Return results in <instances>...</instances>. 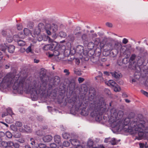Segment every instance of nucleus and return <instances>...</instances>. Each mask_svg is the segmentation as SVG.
<instances>
[{
    "instance_id": "23",
    "label": "nucleus",
    "mask_w": 148,
    "mask_h": 148,
    "mask_svg": "<svg viewBox=\"0 0 148 148\" xmlns=\"http://www.w3.org/2000/svg\"><path fill=\"white\" fill-rule=\"evenodd\" d=\"M13 145H14V143L13 142L8 141V142L6 148H13Z\"/></svg>"
},
{
    "instance_id": "30",
    "label": "nucleus",
    "mask_w": 148,
    "mask_h": 148,
    "mask_svg": "<svg viewBox=\"0 0 148 148\" xmlns=\"http://www.w3.org/2000/svg\"><path fill=\"white\" fill-rule=\"evenodd\" d=\"M70 145V143L67 141H64L63 143V146L65 147H69Z\"/></svg>"
},
{
    "instance_id": "57",
    "label": "nucleus",
    "mask_w": 148,
    "mask_h": 148,
    "mask_svg": "<svg viewBox=\"0 0 148 148\" xmlns=\"http://www.w3.org/2000/svg\"><path fill=\"white\" fill-rule=\"evenodd\" d=\"M99 42H100L99 39H97V40H96L95 41V44H96V45H97L99 44Z\"/></svg>"
},
{
    "instance_id": "20",
    "label": "nucleus",
    "mask_w": 148,
    "mask_h": 148,
    "mask_svg": "<svg viewBox=\"0 0 148 148\" xmlns=\"http://www.w3.org/2000/svg\"><path fill=\"white\" fill-rule=\"evenodd\" d=\"M23 31L25 34L26 36H29L31 34L30 30L27 28H25Z\"/></svg>"
},
{
    "instance_id": "45",
    "label": "nucleus",
    "mask_w": 148,
    "mask_h": 148,
    "mask_svg": "<svg viewBox=\"0 0 148 148\" xmlns=\"http://www.w3.org/2000/svg\"><path fill=\"white\" fill-rule=\"evenodd\" d=\"M28 26L29 28L32 27L34 26L33 22H28Z\"/></svg>"
},
{
    "instance_id": "44",
    "label": "nucleus",
    "mask_w": 148,
    "mask_h": 148,
    "mask_svg": "<svg viewBox=\"0 0 148 148\" xmlns=\"http://www.w3.org/2000/svg\"><path fill=\"white\" fill-rule=\"evenodd\" d=\"M78 80L79 83H81L84 80V79L83 78L79 77L78 78Z\"/></svg>"
},
{
    "instance_id": "38",
    "label": "nucleus",
    "mask_w": 148,
    "mask_h": 148,
    "mask_svg": "<svg viewBox=\"0 0 148 148\" xmlns=\"http://www.w3.org/2000/svg\"><path fill=\"white\" fill-rule=\"evenodd\" d=\"M8 142H7L5 141H2L1 143V145L2 146L5 147L6 148Z\"/></svg>"
},
{
    "instance_id": "22",
    "label": "nucleus",
    "mask_w": 148,
    "mask_h": 148,
    "mask_svg": "<svg viewBox=\"0 0 148 148\" xmlns=\"http://www.w3.org/2000/svg\"><path fill=\"white\" fill-rule=\"evenodd\" d=\"M93 144V141L91 139H89L88 141L87 145L88 146L90 147H92Z\"/></svg>"
},
{
    "instance_id": "24",
    "label": "nucleus",
    "mask_w": 148,
    "mask_h": 148,
    "mask_svg": "<svg viewBox=\"0 0 148 148\" xmlns=\"http://www.w3.org/2000/svg\"><path fill=\"white\" fill-rule=\"evenodd\" d=\"M59 35L61 38H64L66 37L67 35L66 33L63 32H60L59 34Z\"/></svg>"
},
{
    "instance_id": "9",
    "label": "nucleus",
    "mask_w": 148,
    "mask_h": 148,
    "mask_svg": "<svg viewBox=\"0 0 148 148\" xmlns=\"http://www.w3.org/2000/svg\"><path fill=\"white\" fill-rule=\"evenodd\" d=\"M55 44L52 43L50 44H47L45 45L43 47L44 50H53L54 48V46Z\"/></svg>"
},
{
    "instance_id": "35",
    "label": "nucleus",
    "mask_w": 148,
    "mask_h": 148,
    "mask_svg": "<svg viewBox=\"0 0 148 148\" xmlns=\"http://www.w3.org/2000/svg\"><path fill=\"white\" fill-rule=\"evenodd\" d=\"M74 72L75 74L78 75H80L81 74L80 72L76 69H74Z\"/></svg>"
},
{
    "instance_id": "59",
    "label": "nucleus",
    "mask_w": 148,
    "mask_h": 148,
    "mask_svg": "<svg viewBox=\"0 0 148 148\" xmlns=\"http://www.w3.org/2000/svg\"><path fill=\"white\" fill-rule=\"evenodd\" d=\"M8 115V114L7 113L5 112H4L2 114V117H3Z\"/></svg>"
},
{
    "instance_id": "27",
    "label": "nucleus",
    "mask_w": 148,
    "mask_h": 148,
    "mask_svg": "<svg viewBox=\"0 0 148 148\" xmlns=\"http://www.w3.org/2000/svg\"><path fill=\"white\" fill-rule=\"evenodd\" d=\"M75 83L74 79H72L70 82V86H71L72 88H75Z\"/></svg>"
},
{
    "instance_id": "7",
    "label": "nucleus",
    "mask_w": 148,
    "mask_h": 148,
    "mask_svg": "<svg viewBox=\"0 0 148 148\" xmlns=\"http://www.w3.org/2000/svg\"><path fill=\"white\" fill-rule=\"evenodd\" d=\"M56 44L54 46V48L53 50V55L54 56H57L60 54L62 52V50L61 48H60L59 46L56 45V43H55Z\"/></svg>"
},
{
    "instance_id": "2",
    "label": "nucleus",
    "mask_w": 148,
    "mask_h": 148,
    "mask_svg": "<svg viewBox=\"0 0 148 148\" xmlns=\"http://www.w3.org/2000/svg\"><path fill=\"white\" fill-rule=\"evenodd\" d=\"M91 101V106L93 111L91 113V115L95 118L97 121H99L101 119V115L106 110L105 104L103 101L93 98Z\"/></svg>"
},
{
    "instance_id": "46",
    "label": "nucleus",
    "mask_w": 148,
    "mask_h": 148,
    "mask_svg": "<svg viewBox=\"0 0 148 148\" xmlns=\"http://www.w3.org/2000/svg\"><path fill=\"white\" fill-rule=\"evenodd\" d=\"M64 72L66 73L65 75L66 76L69 75L70 73L69 70L67 69H64Z\"/></svg>"
},
{
    "instance_id": "62",
    "label": "nucleus",
    "mask_w": 148,
    "mask_h": 148,
    "mask_svg": "<svg viewBox=\"0 0 148 148\" xmlns=\"http://www.w3.org/2000/svg\"><path fill=\"white\" fill-rule=\"evenodd\" d=\"M122 96L123 97H127V95L125 93H123Z\"/></svg>"
},
{
    "instance_id": "49",
    "label": "nucleus",
    "mask_w": 148,
    "mask_h": 148,
    "mask_svg": "<svg viewBox=\"0 0 148 148\" xmlns=\"http://www.w3.org/2000/svg\"><path fill=\"white\" fill-rule=\"evenodd\" d=\"M17 141L21 143H23L25 141L24 139L22 138L19 139V140H18Z\"/></svg>"
},
{
    "instance_id": "19",
    "label": "nucleus",
    "mask_w": 148,
    "mask_h": 148,
    "mask_svg": "<svg viewBox=\"0 0 148 148\" xmlns=\"http://www.w3.org/2000/svg\"><path fill=\"white\" fill-rule=\"evenodd\" d=\"M24 131H25L26 132L29 133L30 132L32 131L31 128L27 125L25 126V129L21 130V131L22 132H23Z\"/></svg>"
},
{
    "instance_id": "21",
    "label": "nucleus",
    "mask_w": 148,
    "mask_h": 148,
    "mask_svg": "<svg viewBox=\"0 0 148 148\" xmlns=\"http://www.w3.org/2000/svg\"><path fill=\"white\" fill-rule=\"evenodd\" d=\"M62 136L63 138L65 139H67L69 138L70 136L69 134L66 132L62 134Z\"/></svg>"
},
{
    "instance_id": "39",
    "label": "nucleus",
    "mask_w": 148,
    "mask_h": 148,
    "mask_svg": "<svg viewBox=\"0 0 148 148\" xmlns=\"http://www.w3.org/2000/svg\"><path fill=\"white\" fill-rule=\"evenodd\" d=\"M13 146H14L15 148H19L20 147V145L18 143H14Z\"/></svg>"
},
{
    "instance_id": "10",
    "label": "nucleus",
    "mask_w": 148,
    "mask_h": 148,
    "mask_svg": "<svg viewBox=\"0 0 148 148\" xmlns=\"http://www.w3.org/2000/svg\"><path fill=\"white\" fill-rule=\"evenodd\" d=\"M110 73L113 77L116 79L122 77V75L119 72H110Z\"/></svg>"
},
{
    "instance_id": "36",
    "label": "nucleus",
    "mask_w": 148,
    "mask_h": 148,
    "mask_svg": "<svg viewBox=\"0 0 148 148\" xmlns=\"http://www.w3.org/2000/svg\"><path fill=\"white\" fill-rule=\"evenodd\" d=\"M26 51L27 53L32 52L31 46H29L26 49Z\"/></svg>"
},
{
    "instance_id": "5",
    "label": "nucleus",
    "mask_w": 148,
    "mask_h": 148,
    "mask_svg": "<svg viewBox=\"0 0 148 148\" xmlns=\"http://www.w3.org/2000/svg\"><path fill=\"white\" fill-rule=\"evenodd\" d=\"M47 27H46L45 29L46 32L49 35L51 34V31H52L53 32H55L58 31V25L54 24H52L51 25L49 24L47 25Z\"/></svg>"
},
{
    "instance_id": "53",
    "label": "nucleus",
    "mask_w": 148,
    "mask_h": 148,
    "mask_svg": "<svg viewBox=\"0 0 148 148\" xmlns=\"http://www.w3.org/2000/svg\"><path fill=\"white\" fill-rule=\"evenodd\" d=\"M106 25L109 27H112V24L110 23L107 22L106 23Z\"/></svg>"
},
{
    "instance_id": "43",
    "label": "nucleus",
    "mask_w": 148,
    "mask_h": 148,
    "mask_svg": "<svg viewBox=\"0 0 148 148\" xmlns=\"http://www.w3.org/2000/svg\"><path fill=\"white\" fill-rule=\"evenodd\" d=\"M136 57V56L134 54H132L130 58V60L132 61H133L135 59Z\"/></svg>"
},
{
    "instance_id": "12",
    "label": "nucleus",
    "mask_w": 148,
    "mask_h": 148,
    "mask_svg": "<svg viewBox=\"0 0 148 148\" xmlns=\"http://www.w3.org/2000/svg\"><path fill=\"white\" fill-rule=\"evenodd\" d=\"M105 83L109 86H112L113 87L117 86L116 83L113 80H110L108 82H105Z\"/></svg>"
},
{
    "instance_id": "28",
    "label": "nucleus",
    "mask_w": 148,
    "mask_h": 148,
    "mask_svg": "<svg viewBox=\"0 0 148 148\" xmlns=\"http://www.w3.org/2000/svg\"><path fill=\"white\" fill-rule=\"evenodd\" d=\"M18 43L19 45L22 46H23L25 44V42L22 40H19L18 41Z\"/></svg>"
},
{
    "instance_id": "63",
    "label": "nucleus",
    "mask_w": 148,
    "mask_h": 148,
    "mask_svg": "<svg viewBox=\"0 0 148 148\" xmlns=\"http://www.w3.org/2000/svg\"><path fill=\"white\" fill-rule=\"evenodd\" d=\"M34 62L37 63L39 62V60H37L36 59H34Z\"/></svg>"
},
{
    "instance_id": "48",
    "label": "nucleus",
    "mask_w": 148,
    "mask_h": 148,
    "mask_svg": "<svg viewBox=\"0 0 148 148\" xmlns=\"http://www.w3.org/2000/svg\"><path fill=\"white\" fill-rule=\"evenodd\" d=\"M128 40L126 38H124L122 40V43L125 44H126L128 43Z\"/></svg>"
},
{
    "instance_id": "6",
    "label": "nucleus",
    "mask_w": 148,
    "mask_h": 148,
    "mask_svg": "<svg viewBox=\"0 0 148 148\" xmlns=\"http://www.w3.org/2000/svg\"><path fill=\"white\" fill-rule=\"evenodd\" d=\"M37 40L39 41H40L44 40L45 41H46L48 40L49 42H52L53 40L51 39L50 38L44 34L43 35H40L39 34L38 35H36V37Z\"/></svg>"
},
{
    "instance_id": "31",
    "label": "nucleus",
    "mask_w": 148,
    "mask_h": 148,
    "mask_svg": "<svg viewBox=\"0 0 148 148\" xmlns=\"http://www.w3.org/2000/svg\"><path fill=\"white\" fill-rule=\"evenodd\" d=\"M10 128L13 131H15L17 130V128L16 126L14 125H10Z\"/></svg>"
},
{
    "instance_id": "54",
    "label": "nucleus",
    "mask_w": 148,
    "mask_h": 148,
    "mask_svg": "<svg viewBox=\"0 0 148 148\" xmlns=\"http://www.w3.org/2000/svg\"><path fill=\"white\" fill-rule=\"evenodd\" d=\"M38 147L40 148H43L45 147V145L43 144H39L38 145Z\"/></svg>"
},
{
    "instance_id": "40",
    "label": "nucleus",
    "mask_w": 148,
    "mask_h": 148,
    "mask_svg": "<svg viewBox=\"0 0 148 148\" xmlns=\"http://www.w3.org/2000/svg\"><path fill=\"white\" fill-rule=\"evenodd\" d=\"M7 111L8 113L11 115L12 114V112L11 109L10 108H8L7 109Z\"/></svg>"
},
{
    "instance_id": "41",
    "label": "nucleus",
    "mask_w": 148,
    "mask_h": 148,
    "mask_svg": "<svg viewBox=\"0 0 148 148\" xmlns=\"http://www.w3.org/2000/svg\"><path fill=\"white\" fill-rule=\"evenodd\" d=\"M50 146L51 148H55L57 147V146L56 144L54 143H53L50 144Z\"/></svg>"
},
{
    "instance_id": "17",
    "label": "nucleus",
    "mask_w": 148,
    "mask_h": 148,
    "mask_svg": "<svg viewBox=\"0 0 148 148\" xmlns=\"http://www.w3.org/2000/svg\"><path fill=\"white\" fill-rule=\"evenodd\" d=\"M89 113L88 111L86 110L85 108H84L82 110L81 112V114L82 115L84 116L87 115Z\"/></svg>"
},
{
    "instance_id": "34",
    "label": "nucleus",
    "mask_w": 148,
    "mask_h": 148,
    "mask_svg": "<svg viewBox=\"0 0 148 148\" xmlns=\"http://www.w3.org/2000/svg\"><path fill=\"white\" fill-rule=\"evenodd\" d=\"M44 25L43 23H40L39 24L38 27H37V28H38L39 29L41 30V29L42 28H44Z\"/></svg>"
},
{
    "instance_id": "16",
    "label": "nucleus",
    "mask_w": 148,
    "mask_h": 148,
    "mask_svg": "<svg viewBox=\"0 0 148 148\" xmlns=\"http://www.w3.org/2000/svg\"><path fill=\"white\" fill-rule=\"evenodd\" d=\"M54 140L56 143L59 144L61 142V137L59 135H56L54 136Z\"/></svg>"
},
{
    "instance_id": "15",
    "label": "nucleus",
    "mask_w": 148,
    "mask_h": 148,
    "mask_svg": "<svg viewBox=\"0 0 148 148\" xmlns=\"http://www.w3.org/2000/svg\"><path fill=\"white\" fill-rule=\"evenodd\" d=\"M120 140H117L114 138H112L109 141L111 144L112 145H116L120 141Z\"/></svg>"
},
{
    "instance_id": "32",
    "label": "nucleus",
    "mask_w": 148,
    "mask_h": 148,
    "mask_svg": "<svg viewBox=\"0 0 148 148\" xmlns=\"http://www.w3.org/2000/svg\"><path fill=\"white\" fill-rule=\"evenodd\" d=\"M21 136V134L20 133H16L13 135V137L16 138H20Z\"/></svg>"
},
{
    "instance_id": "52",
    "label": "nucleus",
    "mask_w": 148,
    "mask_h": 148,
    "mask_svg": "<svg viewBox=\"0 0 148 148\" xmlns=\"http://www.w3.org/2000/svg\"><path fill=\"white\" fill-rule=\"evenodd\" d=\"M128 62L127 60V58H124L122 61V62L125 64L127 63Z\"/></svg>"
},
{
    "instance_id": "64",
    "label": "nucleus",
    "mask_w": 148,
    "mask_h": 148,
    "mask_svg": "<svg viewBox=\"0 0 148 148\" xmlns=\"http://www.w3.org/2000/svg\"><path fill=\"white\" fill-rule=\"evenodd\" d=\"M75 148H83L80 145H79L75 147Z\"/></svg>"
},
{
    "instance_id": "51",
    "label": "nucleus",
    "mask_w": 148,
    "mask_h": 148,
    "mask_svg": "<svg viewBox=\"0 0 148 148\" xmlns=\"http://www.w3.org/2000/svg\"><path fill=\"white\" fill-rule=\"evenodd\" d=\"M87 38V36L85 34H83L82 36V38L83 40H86Z\"/></svg>"
},
{
    "instance_id": "56",
    "label": "nucleus",
    "mask_w": 148,
    "mask_h": 148,
    "mask_svg": "<svg viewBox=\"0 0 148 148\" xmlns=\"http://www.w3.org/2000/svg\"><path fill=\"white\" fill-rule=\"evenodd\" d=\"M103 73L105 75H106L107 76H109L110 75V73H109L107 71H104Z\"/></svg>"
},
{
    "instance_id": "60",
    "label": "nucleus",
    "mask_w": 148,
    "mask_h": 148,
    "mask_svg": "<svg viewBox=\"0 0 148 148\" xmlns=\"http://www.w3.org/2000/svg\"><path fill=\"white\" fill-rule=\"evenodd\" d=\"M102 74L101 73H100V74L98 76H97V77H95V79L96 80H97L98 79V78L99 77H102Z\"/></svg>"
},
{
    "instance_id": "55",
    "label": "nucleus",
    "mask_w": 148,
    "mask_h": 148,
    "mask_svg": "<svg viewBox=\"0 0 148 148\" xmlns=\"http://www.w3.org/2000/svg\"><path fill=\"white\" fill-rule=\"evenodd\" d=\"M5 135V134L2 132H0V136L1 137H3Z\"/></svg>"
},
{
    "instance_id": "58",
    "label": "nucleus",
    "mask_w": 148,
    "mask_h": 148,
    "mask_svg": "<svg viewBox=\"0 0 148 148\" xmlns=\"http://www.w3.org/2000/svg\"><path fill=\"white\" fill-rule=\"evenodd\" d=\"M139 145L140 148H143L144 146V144L142 143H140Z\"/></svg>"
},
{
    "instance_id": "33",
    "label": "nucleus",
    "mask_w": 148,
    "mask_h": 148,
    "mask_svg": "<svg viewBox=\"0 0 148 148\" xmlns=\"http://www.w3.org/2000/svg\"><path fill=\"white\" fill-rule=\"evenodd\" d=\"M114 90L116 92H118L120 90L121 88L120 87L117 85V86H114Z\"/></svg>"
},
{
    "instance_id": "11",
    "label": "nucleus",
    "mask_w": 148,
    "mask_h": 148,
    "mask_svg": "<svg viewBox=\"0 0 148 148\" xmlns=\"http://www.w3.org/2000/svg\"><path fill=\"white\" fill-rule=\"evenodd\" d=\"M70 141L71 144L75 147L80 145V141L77 139H71Z\"/></svg>"
},
{
    "instance_id": "37",
    "label": "nucleus",
    "mask_w": 148,
    "mask_h": 148,
    "mask_svg": "<svg viewBox=\"0 0 148 148\" xmlns=\"http://www.w3.org/2000/svg\"><path fill=\"white\" fill-rule=\"evenodd\" d=\"M16 126L18 127H21L22 126V123L20 122L17 121L15 123Z\"/></svg>"
},
{
    "instance_id": "13",
    "label": "nucleus",
    "mask_w": 148,
    "mask_h": 148,
    "mask_svg": "<svg viewBox=\"0 0 148 148\" xmlns=\"http://www.w3.org/2000/svg\"><path fill=\"white\" fill-rule=\"evenodd\" d=\"M52 137L49 135H47L44 136L42 138V140L45 142H49L52 139Z\"/></svg>"
},
{
    "instance_id": "26",
    "label": "nucleus",
    "mask_w": 148,
    "mask_h": 148,
    "mask_svg": "<svg viewBox=\"0 0 148 148\" xmlns=\"http://www.w3.org/2000/svg\"><path fill=\"white\" fill-rule=\"evenodd\" d=\"M31 140L32 141V142L31 143V144L32 145V147L33 148H38V146L35 145V142L34 140V139L33 138H31Z\"/></svg>"
},
{
    "instance_id": "4",
    "label": "nucleus",
    "mask_w": 148,
    "mask_h": 148,
    "mask_svg": "<svg viewBox=\"0 0 148 148\" xmlns=\"http://www.w3.org/2000/svg\"><path fill=\"white\" fill-rule=\"evenodd\" d=\"M2 34L5 37L6 40L9 42H11L13 40V34L11 31L9 30H3Z\"/></svg>"
},
{
    "instance_id": "3",
    "label": "nucleus",
    "mask_w": 148,
    "mask_h": 148,
    "mask_svg": "<svg viewBox=\"0 0 148 148\" xmlns=\"http://www.w3.org/2000/svg\"><path fill=\"white\" fill-rule=\"evenodd\" d=\"M145 121L143 120H140L137 122L135 121H132L130 123V127L131 128L130 131L134 130L140 133L144 131L148 133V127H145Z\"/></svg>"
},
{
    "instance_id": "29",
    "label": "nucleus",
    "mask_w": 148,
    "mask_h": 148,
    "mask_svg": "<svg viewBox=\"0 0 148 148\" xmlns=\"http://www.w3.org/2000/svg\"><path fill=\"white\" fill-rule=\"evenodd\" d=\"M5 135L7 137L9 138H11L12 137V134L9 131L7 132L5 134Z\"/></svg>"
},
{
    "instance_id": "18",
    "label": "nucleus",
    "mask_w": 148,
    "mask_h": 148,
    "mask_svg": "<svg viewBox=\"0 0 148 148\" xmlns=\"http://www.w3.org/2000/svg\"><path fill=\"white\" fill-rule=\"evenodd\" d=\"M15 48V47L13 45H10L8 47V51L9 53H13Z\"/></svg>"
},
{
    "instance_id": "1",
    "label": "nucleus",
    "mask_w": 148,
    "mask_h": 148,
    "mask_svg": "<svg viewBox=\"0 0 148 148\" xmlns=\"http://www.w3.org/2000/svg\"><path fill=\"white\" fill-rule=\"evenodd\" d=\"M110 113L111 117L109 121L112 127L115 128L117 130L126 129V131L130 132V126L128 127L127 125L130 121V119L126 118L121 121L119 120L124 115L123 111L119 110L117 112L116 110L114 108L111 110Z\"/></svg>"
},
{
    "instance_id": "61",
    "label": "nucleus",
    "mask_w": 148,
    "mask_h": 148,
    "mask_svg": "<svg viewBox=\"0 0 148 148\" xmlns=\"http://www.w3.org/2000/svg\"><path fill=\"white\" fill-rule=\"evenodd\" d=\"M52 37L54 38V39H56L57 38V34H55V33H54L53 35H52Z\"/></svg>"
},
{
    "instance_id": "8",
    "label": "nucleus",
    "mask_w": 148,
    "mask_h": 148,
    "mask_svg": "<svg viewBox=\"0 0 148 148\" xmlns=\"http://www.w3.org/2000/svg\"><path fill=\"white\" fill-rule=\"evenodd\" d=\"M121 47H122V45L121 42L118 41H116L115 42L114 47L110 49V50L115 49L119 52V51L121 49Z\"/></svg>"
},
{
    "instance_id": "50",
    "label": "nucleus",
    "mask_w": 148,
    "mask_h": 148,
    "mask_svg": "<svg viewBox=\"0 0 148 148\" xmlns=\"http://www.w3.org/2000/svg\"><path fill=\"white\" fill-rule=\"evenodd\" d=\"M17 28L18 30H21L23 28V27L21 24H19L17 25Z\"/></svg>"
},
{
    "instance_id": "42",
    "label": "nucleus",
    "mask_w": 148,
    "mask_h": 148,
    "mask_svg": "<svg viewBox=\"0 0 148 148\" xmlns=\"http://www.w3.org/2000/svg\"><path fill=\"white\" fill-rule=\"evenodd\" d=\"M36 134L37 135L40 136H43V135L42 133V132L40 130L37 131L36 132Z\"/></svg>"
},
{
    "instance_id": "47",
    "label": "nucleus",
    "mask_w": 148,
    "mask_h": 148,
    "mask_svg": "<svg viewBox=\"0 0 148 148\" xmlns=\"http://www.w3.org/2000/svg\"><path fill=\"white\" fill-rule=\"evenodd\" d=\"M141 92L145 96L148 97V93L143 90H141Z\"/></svg>"
},
{
    "instance_id": "25",
    "label": "nucleus",
    "mask_w": 148,
    "mask_h": 148,
    "mask_svg": "<svg viewBox=\"0 0 148 148\" xmlns=\"http://www.w3.org/2000/svg\"><path fill=\"white\" fill-rule=\"evenodd\" d=\"M94 44L92 42H89L88 45V49H92L94 47Z\"/></svg>"
},
{
    "instance_id": "14",
    "label": "nucleus",
    "mask_w": 148,
    "mask_h": 148,
    "mask_svg": "<svg viewBox=\"0 0 148 148\" xmlns=\"http://www.w3.org/2000/svg\"><path fill=\"white\" fill-rule=\"evenodd\" d=\"M40 29L36 28L34 29L33 33L32 34V36L34 38H35L36 35L40 34Z\"/></svg>"
}]
</instances>
